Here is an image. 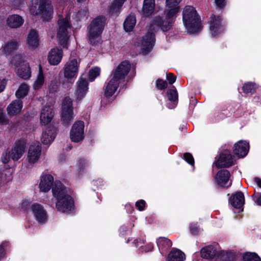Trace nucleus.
Returning <instances> with one entry per match:
<instances>
[{
    "mask_svg": "<svg viewBox=\"0 0 261 261\" xmlns=\"http://www.w3.org/2000/svg\"><path fill=\"white\" fill-rule=\"evenodd\" d=\"M9 246V243L3 242L0 245V260L4 257L6 254V249Z\"/></svg>",
    "mask_w": 261,
    "mask_h": 261,
    "instance_id": "c03bdc74",
    "label": "nucleus"
},
{
    "mask_svg": "<svg viewBox=\"0 0 261 261\" xmlns=\"http://www.w3.org/2000/svg\"><path fill=\"white\" fill-rule=\"evenodd\" d=\"M7 82V81L5 79H0V93L5 89Z\"/></svg>",
    "mask_w": 261,
    "mask_h": 261,
    "instance_id": "5fc2aeb1",
    "label": "nucleus"
},
{
    "mask_svg": "<svg viewBox=\"0 0 261 261\" xmlns=\"http://www.w3.org/2000/svg\"><path fill=\"white\" fill-rule=\"evenodd\" d=\"M100 69L99 67H95L90 70L89 72V79L90 82L93 81L96 77L99 75Z\"/></svg>",
    "mask_w": 261,
    "mask_h": 261,
    "instance_id": "79ce46f5",
    "label": "nucleus"
},
{
    "mask_svg": "<svg viewBox=\"0 0 261 261\" xmlns=\"http://www.w3.org/2000/svg\"><path fill=\"white\" fill-rule=\"evenodd\" d=\"M59 85L56 81H52L49 87V90L51 92H55L59 89Z\"/></svg>",
    "mask_w": 261,
    "mask_h": 261,
    "instance_id": "09e8293b",
    "label": "nucleus"
},
{
    "mask_svg": "<svg viewBox=\"0 0 261 261\" xmlns=\"http://www.w3.org/2000/svg\"><path fill=\"white\" fill-rule=\"evenodd\" d=\"M243 261H261V259L254 252H246L243 256Z\"/></svg>",
    "mask_w": 261,
    "mask_h": 261,
    "instance_id": "ea45409f",
    "label": "nucleus"
},
{
    "mask_svg": "<svg viewBox=\"0 0 261 261\" xmlns=\"http://www.w3.org/2000/svg\"><path fill=\"white\" fill-rule=\"evenodd\" d=\"M217 252V245H208L201 249V257L206 259L212 258Z\"/></svg>",
    "mask_w": 261,
    "mask_h": 261,
    "instance_id": "c756f323",
    "label": "nucleus"
},
{
    "mask_svg": "<svg viewBox=\"0 0 261 261\" xmlns=\"http://www.w3.org/2000/svg\"><path fill=\"white\" fill-rule=\"evenodd\" d=\"M125 0H114L109 7V13L112 15H118Z\"/></svg>",
    "mask_w": 261,
    "mask_h": 261,
    "instance_id": "e433bc0d",
    "label": "nucleus"
},
{
    "mask_svg": "<svg viewBox=\"0 0 261 261\" xmlns=\"http://www.w3.org/2000/svg\"><path fill=\"white\" fill-rule=\"evenodd\" d=\"M10 159H11V158L10 151L6 152L5 153L3 154V156L2 157V161L3 163H8L10 161Z\"/></svg>",
    "mask_w": 261,
    "mask_h": 261,
    "instance_id": "3c124183",
    "label": "nucleus"
},
{
    "mask_svg": "<svg viewBox=\"0 0 261 261\" xmlns=\"http://www.w3.org/2000/svg\"><path fill=\"white\" fill-rule=\"evenodd\" d=\"M30 12L34 15H40L46 21L53 17V7L50 0H32Z\"/></svg>",
    "mask_w": 261,
    "mask_h": 261,
    "instance_id": "0eeeda50",
    "label": "nucleus"
},
{
    "mask_svg": "<svg viewBox=\"0 0 261 261\" xmlns=\"http://www.w3.org/2000/svg\"><path fill=\"white\" fill-rule=\"evenodd\" d=\"M26 146V142L24 140L17 141L10 151L11 158L13 161H17L23 154Z\"/></svg>",
    "mask_w": 261,
    "mask_h": 261,
    "instance_id": "f3484780",
    "label": "nucleus"
},
{
    "mask_svg": "<svg viewBox=\"0 0 261 261\" xmlns=\"http://www.w3.org/2000/svg\"><path fill=\"white\" fill-rule=\"evenodd\" d=\"M95 183L96 184L97 187H99L102 185V184L103 183V181L101 179H98L95 181Z\"/></svg>",
    "mask_w": 261,
    "mask_h": 261,
    "instance_id": "052dcab7",
    "label": "nucleus"
},
{
    "mask_svg": "<svg viewBox=\"0 0 261 261\" xmlns=\"http://www.w3.org/2000/svg\"><path fill=\"white\" fill-rule=\"evenodd\" d=\"M167 79L169 81L170 84H172L175 82L176 77L172 73H169L167 74Z\"/></svg>",
    "mask_w": 261,
    "mask_h": 261,
    "instance_id": "6e6d98bb",
    "label": "nucleus"
},
{
    "mask_svg": "<svg viewBox=\"0 0 261 261\" xmlns=\"http://www.w3.org/2000/svg\"><path fill=\"white\" fill-rule=\"evenodd\" d=\"M229 202L234 207L242 208L245 202L244 194L241 192H237L230 198Z\"/></svg>",
    "mask_w": 261,
    "mask_h": 261,
    "instance_id": "393cba45",
    "label": "nucleus"
},
{
    "mask_svg": "<svg viewBox=\"0 0 261 261\" xmlns=\"http://www.w3.org/2000/svg\"><path fill=\"white\" fill-rule=\"evenodd\" d=\"M136 23V17L134 14L129 15L125 19L123 27L126 32H129L133 31Z\"/></svg>",
    "mask_w": 261,
    "mask_h": 261,
    "instance_id": "72a5a7b5",
    "label": "nucleus"
},
{
    "mask_svg": "<svg viewBox=\"0 0 261 261\" xmlns=\"http://www.w3.org/2000/svg\"><path fill=\"white\" fill-rule=\"evenodd\" d=\"M11 64L15 66L16 73L19 77L25 80L30 79L32 72L28 62L16 57L11 61Z\"/></svg>",
    "mask_w": 261,
    "mask_h": 261,
    "instance_id": "9b49d317",
    "label": "nucleus"
},
{
    "mask_svg": "<svg viewBox=\"0 0 261 261\" xmlns=\"http://www.w3.org/2000/svg\"><path fill=\"white\" fill-rule=\"evenodd\" d=\"M134 244H135L136 247H139L140 245H141L142 244H144V242L142 241V242H141V240L139 241L138 240H136L134 241Z\"/></svg>",
    "mask_w": 261,
    "mask_h": 261,
    "instance_id": "bf43d9fd",
    "label": "nucleus"
},
{
    "mask_svg": "<svg viewBox=\"0 0 261 261\" xmlns=\"http://www.w3.org/2000/svg\"><path fill=\"white\" fill-rule=\"evenodd\" d=\"M230 174L227 170H221L218 172L215 177L216 184L221 187H229L231 185L229 180Z\"/></svg>",
    "mask_w": 261,
    "mask_h": 261,
    "instance_id": "dca6fc26",
    "label": "nucleus"
},
{
    "mask_svg": "<svg viewBox=\"0 0 261 261\" xmlns=\"http://www.w3.org/2000/svg\"><path fill=\"white\" fill-rule=\"evenodd\" d=\"M86 11L84 10H81L76 14V17L77 20H81L83 18V16H86Z\"/></svg>",
    "mask_w": 261,
    "mask_h": 261,
    "instance_id": "4d7b16f0",
    "label": "nucleus"
},
{
    "mask_svg": "<svg viewBox=\"0 0 261 261\" xmlns=\"http://www.w3.org/2000/svg\"><path fill=\"white\" fill-rule=\"evenodd\" d=\"M70 13L65 15H59L58 20V29L57 33V38L58 43L63 48H67L69 44V34L71 25L69 22Z\"/></svg>",
    "mask_w": 261,
    "mask_h": 261,
    "instance_id": "423d86ee",
    "label": "nucleus"
},
{
    "mask_svg": "<svg viewBox=\"0 0 261 261\" xmlns=\"http://www.w3.org/2000/svg\"><path fill=\"white\" fill-rule=\"evenodd\" d=\"M164 17H156L147 27L148 32L139 44L142 54L149 53L153 48L155 41L154 33L159 28L163 32H167L172 28L175 21V13H166L164 11Z\"/></svg>",
    "mask_w": 261,
    "mask_h": 261,
    "instance_id": "f257e3e1",
    "label": "nucleus"
},
{
    "mask_svg": "<svg viewBox=\"0 0 261 261\" xmlns=\"http://www.w3.org/2000/svg\"><path fill=\"white\" fill-rule=\"evenodd\" d=\"M215 3L218 7L221 8L225 7L226 5L225 0H215Z\"/></svg>",
    "mask_w": 261,
    "mask_h": 261,
    "instance_id": "13d9d810",
    "label": "nucleus"
},
{
    "mask_svg": "<svg viewBox=\"0 0 261 261\" xmlns=\"http://www.w3.org/2000/svg\"><path fill=\"white\" fill-rule=\"evenodd\" d=\"M168 102L167 107L170 109L174 108L177 103L178 94L175 89H170L167 92Z\"/></svg>",
    "mask_w": 261,
    "mask_h": 261,
    "instance_id": "cd10ccee",
    "label": "nucleus"
},
{
    "mask_svg": "<svg viewBox=\"0 0 261 261\" xmlns=\"http://www.w3.org/2000/svg\"><path fill=\"white\" fill-rule=\"evenodd\" d=\"M130 69V63L128 61H125L122 62L113 70L111 74L112 77L105 88V95L106 96H111L115 93L120 81L125 77Z\"/></svg>",
    "mask_w": 261,
    "mask_h": 261,
    "instance_id": "7ed1b4c3",
    "label": "nucleus"
},
{
    "mask_svg": "<svg viewBox=\"0 0 261 261\" xmlns=\"http://www.w3.org/2000/svg\"><path fill=\"white\" fill-rule=\"evenodd\" d=\"M210 29L213 37L219 36L224 31V26L222 23L220 16L213 15L211 17L210 21Z\"/></svg>",
    "mask_w": 261,
    "mask_h": 261,
    "instance_id": "2eb2a0df",
    "label": "nucleus"
},
{
    "mask_svg": "<svg viewBox=\"0 0 261 261\" xmlns=\"http://www.w3.org/2000/svg\"><path fill=\"white\" fill-rule=\"evenodd\" d=\"M142 251L147 252L151 251L153 248V245L151 243L147 244L145 246L140 245Z\"/></svg>",
    "mask_w": 261,
    "mask_h": 261,
    "instance_id": "864d4df0",
    "label": "nucleus"
},
{
    "mask_svg": "<svg viewBox=\"0 0 261 261\" xmlns=\"http://www.w3.org/2000/svg\"><path fill=\"white\" fill-rule=\"evenodd\" d=\"M80 62L75 58H70L64 67V76L65 81L72 84L77 76Z\"/></svg>",
    "mask_w": 261,
    "mask_h": 261,
    "instance_id": "6e6552de",
    "label": "nucleus"
},
{
    "mask_svg": "<svg viewBox=\"0 0 261 261\" xmlns=\"http://www.w3.org/2000/svg\"><path fill=\"white\" fill-rule=\"evenodd\" d=\"M182 20L188 33H197L202 30L200 18L192 6H187L185 7L182 12Z\"/></svg>",
    "mask_w": 261,
    "mask_h": 261,
    "instance_id": "20e7f679",
    "label": "nucleus"
},
{
    "mask_svg": "<svg viewBox=\"0 0 261 261\" xmlns=\"http://www.w3.org/2000/svg\"><path fill=\"white\" fill-rule=\"evenodd\" d=\"M71 140L75 143L82 141L84 138V123L82 121H76L70 132Z\"/></svg>",
    "mask_w": 261,
    "mask_h": 261,
    "instance_id": "ddd939ff",
    "label": "nucleus"
},
{
    "mask_svg": "<svg viewBox=\"0 0 261 261\" xmlns=\"http://www.w3.org/2000/svg\"><path fill=\"white\" fill-rule=\"evenodd\" d=\"M44 83V75L41 66H39V72L37 79L33 84V88L35 90L39 89Z\"/></svg>",
    "mask_w": 261,
    "mask_h": 261,
    "instance_id": "f704fd0d",
    "label": "nucleus"
},
{
    "mask_svg": "<svg viewBox=\"0 0 261 261\" xmlns=\"http://www.w3.org/2000/svg\"><path fill=\"white\" fill-rule=\"evenodd\" d=\"M233 164V160L230 153V151L228 150H224L222 152L219 159L216 162V166L219 168L229 167Z\"/></svg>",
    "mask_w": 261,
    "mask_h": 261,
    "instance_id": "6ab92c4d",
    "label": "nucleus"
},
{
    "mask_svg": "<svg viewBox=\"0 0 261 261\" xmlns=\"http://www.w3.org/2000/svg\"><path fill=\"white\" fill-rule=\"evenodd\" d=\"M52 192L54 197L57 200L56 206L58 211L67 214L73 211V200L67 193L66 188L60 181L55 182Z\"/></svg>",
    "mask_w": 261,
    "mask_h": 261,
    "instance_id": "f03ea898",
    "label": "nucleus"
},
{
    "mask_svg": "<svg viewBox=\"0 0 261 261\" xmlns=\"http://www.w3.org/2000/svg\"><path fill=\"white\" fill-rule=\"evenodd\" d=\"M18 46V41L16 39H12L5 44L2 47L3 51L6 54H10L16 49Z\"/></svg>",
    "mask_w": 261,
    "mask_h": 261,
    "instance_id": "4c0bfd02",
    "label": "nucleus"
},
{
    "mask_svg": "<svg viewBox=\"0 0 261 261\" xmlns=\"http://www.w3.org/2000/svg\"><path fill=\"white\" fill-rule=\"evenodd\" d=\"M105 17L99 16L94 19L87 28V35L90 43L96 45L101 43V34L106 24Z\"/></svg>",
    "mask_w": 261,
    "mask_h": 261,
    "instance_id": "39448f33",
    "label": "nucleus"
},
{
    "mask_svg": "<svg viewBox=\"0 0 261 261\" xmlns=\"http://www.w3.org/2000/svg\"><path fill=\"white\" fill-rule=\"evenodd\" d=\"M249 150V143L246 141L241 140L234 144L233 152L239 158L245 157Z\"/></svg>",
    "mask_w": 261,
    "mask_h": 261,
    "instance_id": "4be33fe9",
    "label": "nucleus"
},
{
    "mask_svg": "<svg viewBox=\"0 0 261 261\" xmlns=\"http://www.w3.org/2000/svg\"><path fill=\"white\" fill-rule=\"evenodd\" d=\"M22 18L17 14L10 15L7 19V25L12 28H17L23 23Z\"/></svg>",
    "mask_w": 261,
    "mask_h": 261,
    "instance_id": "bb28decb",
    "label": "nucleus"
},
{
    "mask_svg": "<svg viewBox=\"0 0 261 261\" xmlns=\"http://www.w3.org/2000/svg\"><path fill=\"white\" fill-rule=\"evenodd\" d=\"M127 206H128V205H125V207H127Z\"/></svg>",
    "mask_w": 261,
    "mask_h": 261,
    "instance_id": "e2e57ef3",
    "label": "nucleus"
},
{
    "mask_svg": "<svg viewBox=\"0 0 261 261\" xmlns=\"http://www.w3.org/2000/svg\"><path fill=\"white\" fill-rule=\"evenodd\" d=\"M56 130L52 127H48L43 132L41 138L42 143L49 145L54 140L56 137Z\"/></svg>",
    "mask_w": 261,
    "mask_h": 261,
    "instance_id": "b1692460",
    "label": "nucleus"
},
{
    "mask_svg": "<svg viewBox=\"0 0 261 261\" xmlns=\"http://www.w3.org/2000/svg\"><path fill=\"white\" fill-rule=\"evenodd\" d=\"M56 181L54 184H55ZM54 177L53 176L46 172H43L40 176V181L39 187L40 191L42 192H47L50 190L52 187V189L55 184L53 185Z\"/></svg>",
    "mask_w": 261,
    "mask_h": 261,
    "instance_id": "a211bd4d",
    "label": "nucleus"
},
{
    "mask_svg": "<svg viewBox=\"0 0 261 261\" xmlns=\"http://www.w3.org/2000/svg\"><path fill=\"white\" fill-rule=\"evenodd\" d=\"M25 0H9V3L12 6L17 8L22 5Z\"/></svg>",
    "mask_w": 261,
    "mask_h": 261,
    "instance_id": "8fccbe9b",
    "label": "nucleus"
},
{
    "mask_svg": "<svg viewBox=\"0 0 261 261\" xmlns=\"http://www.w3.org/2000/svg\"><path fill=\"white\" fill-rule=\"evenodd\" d=\"M22 107V101L21 100H14L7 107L8 113L11 115H17L21 112Z\"/></svg>",
    "mask_w": 261,
    "mask_h": 261,
    "instance_id": "a878e982",
    "label": "nucleus"
},
{
    "mask_svg": "<svg viewBox=\"0 0 261 261\" xmlns=\"http://www.w3.org/2000/svg\"><path fill=\"white\" fill-rule=\"evenodd\" d=\"M89 83L86 79L80 77L75 84L74 93L76 102L81 101L86 96L88 91Z\"/></svg>",
    "mask_w": 261,
    "mask_h": 261,
    "instance_id": "f8f14e48",
    "label": "nucleus"
},
{
    "mask_svg": "<svg viewBox=\"0 0 261 261\" xmlns=\"http://www.w3.org/2000/svg\"><path fill=\"white\" fill-rule=\"evenodd\" d=\"M184 158L185 160L190 165L194 166V160L192 155L190 153H185L184 154Z\"/></svg>",
    "mask_w": 261,
    "mask_h": 261,
    "instance_id": "a18cd8bd",
    "label": "nucleus"
},
{
    "mask_svg": "<svg viewBox=\"0 0 261 261\" xmlns=\"http://www.w3.org/2000/svg\"><path fill=\"white\" fill-rule=\"evenodd\" d=\"M190 230L192 234H196L199 231V228L197 226V224L191 223L190 225Z\"/></svg>",
    "mask_w": 261,
    "mask_h": 261,
    "instance_id": "603ef678",
    "label": "nucleus"
},
{
    "mask_svg": "<svg viewBox=\"0 0 261 261\" xmlns=\"http://www.w3.org/2000/svg\"><path fill=\"white\" fill-rule=\"evenodd\" d=\"M30 88L28 84L23 83L20 85L15 93L16 96L18 98H22L28 93Z\"/></svg>",
    "mask_w": 261,
    "mask_h": 261,
    "instance_id": "58836bf2",
    "label": "nucleus"
},
{
    "mask_svg": "<svg viewBox=\"0 0 261 261\" xmlns=\"http://www.w3.org/2000/svg\"><path fill=\"white\" fill-rule=\"evenodd\" d=\"M54 116V107L52 105L45 106L42 109L40 120L41 124L46 125L51 122Z\"/></svg>",
    "mask_w": 261,
    "mask_h": 261,
    "instance_id": "aec40b11",
    "label": "nucleus"
},
{
    "mask_svg": "<svg viewBox=\"0 0 261 261\" xmlns=\"http://www.w3.org/2000/svg\"><path fill=\"white\" fill-rule=\"evenodd\" d=\"M254 181L257 185V187L255 188V194L253 197L256 204L261 205V196H258L261 194V179L258 177H255Z\"/></svg>",
    "mask_w": 261,
    "mask_h": 261,
    "instance_id": "c9c22d12",
    "label": "nucleus"
},
{
    "mask_svg": "<svg viewBox=\"0 0 261 261\" xmlns=\"http://www.w3.org/2000/svg\"><path fill=\"white\" fill-rule=\"evenodd\" d=\"M32 213L35 220L40 224H44L47 221L48 215L43 205L39 203H33L31 206Z\"/></svg>",
    "mask_w": 261,
    "mask_h": 261,
    "instance_id": "4468645a",
    "label": "nucleus"
},
{
    "mask_svg": "<svg viewBox=\"0 0 261 261\" xmlns=\"http://www.w3.org/2000/svg\"><path fill=\"white\" fill-rule=\"evenodd\" d=\"M181 0H166V13H176L178 12L179 4Z\"/></svg>",
    "mask_w": 261,
    "mask_h": 261,
    "instance_id": "7c9ffc66",
    "label": "nucleus"
},
{
    "mask_svg": "<svg viewBox=\"0 0 261 261\" xmlns=\"http://www.w3.org/2000/svg\"><path fill=\"white\" fill-rule=\"evenodd\" d=\"M186 259L185 253L179 249L173 248L168 254L166 261H184Z\"/></svg>",
    "mask_w": 261,
    "mask_h": 261,
    "instance_id": "c85d7f7f",
    "label": "nucleus"
},
{
    "mask_svg": "<svg viewBox=\"0 0 261 261\" xmlns=\"http://www.w3.org/2000/svg\"><path fill=\"white\" fill-rule=\"evenodd\" d=\"M63 56L62 49L58 47L52 48L48 55V61L52 65H58L62 61Z\"/></svg>",
    "mask_w": 261,
    "mask_h": 261,
    "instance_id": "412c9836",
    "label": "nucleus"
},
{
    "mask_svg": "<svg viewBox=\"0 0 261 261\" xmlns=\"http://www.w3.org/2000/svg\"><path fill=\"white\" fill-rule=\"evenodd\" d=\"M72 100L69 96L65 97L61 105V121L65 125H68L74 119Z\"/></svg>",
    "mask_w": 261,
    "mask_h": 261,
    "instance_id": "1a4fd4ad",
    "label": "nucleus"
},
{
    "mask_svg": "<svg viewBox=\"0 0 261 261\" xmlns=\"http://www.w3.org/2000/svg\"><path fill=\"white\" fill-rule=\"evenodd\" d=\"M41 145L39 142H34L31 144L27 153V168H32L38 163L41 155Z\"/></svg>",
    "mask_w": 261,
    "mask_h": 261,
    "instance_id": "9d476101",
    "label": "nucleus"
},
{
    "mask_svg": "<svg viewBox=\"0 0 261 261\" xmlns=\"http://www.w3.org/2000/svg\"><path fill=\"white\" fill-rule=\"evenodd\" d=\"M146 202L144 200H139L136 202V206L138 210L140 211H142L144 210Z\"/></svg>",
    "mask_w": 261,
    "mask_h": 261,
    "instance_id": "49530a36",
    "label": "nucleus"
},
{
    "mask_svg": "<svg viewBox=\"0 0 261 261\" xmlns=\"http://www.w3.org/2000/svg\"><path fill=\"white\" fill-rule=\"evenodd\" d=\"M155 0H144L142 8L143 14L146 16L151 15L154 11Z\"/></svg>",
    "mask_w": 261,
    "mask_h": 261,
    "instance_id": "2f4dec72",
    "label": "nucleus"
},
{
    "mask_svg": "<svg viewBox=\"0 0 261 261\" xmlns=\"http://www.w3.org/2000/svg\"><path fill=\"white\" fill-rule=\"evenodd\" d=\"M39 44L38 34L37 31L31 30L27 38V45L30 49H34Z\"/></svg>",
    "mask_w": 261,
    "mask_h": 261,
    "instance_id": "5701e85b",
    "label": "nucleus"
},
{
    "mask_svg": "<svg viewBox=\"0 0 261 261\" xmlns=\"http://www.w3.org/2000/svg\"><path fill=\"white\" fill-rule=\"evenodd\" d=\"M156 85L158 89L162 90L167 87V83L166 81L159 79L156 81Z\"/></svg>",
    "mask_w": 261,
    "mask_h": 261,
    "instance_id": "de8ad7c7",
    "label": "nucleus"
},
{
    "mask_svg": "<svg viewBox=\"0 0 261 261\" xmlns=\"http://www.w3.org/2000/svg\"><path fill=\"white\" fill-rule=\"evenodd\" d=\"M255 89L256 86L255 84L250 82L245 83L243 87V91L246 93H253Z\"/></svg>",
    "mask_w": 261,
    "mask_h": 261,
    "instance_id": "37998d69",
    "label": "nucleus"
},
{
    "mask_svg": "<svg viewBox=\"0 0 261 261\" xmlns=\"http://www.w3.org/2000/svg\"><path fill=\"white\" fill-rule=\"evenodd\" d=\"M79 3H83L85 2L86 0H76Z\"/></svg>",
    "mask_w": 261,
    "mask_h": 261,
    "instance_id": "680f3d73",
    "label": "nucleus"
},
{
    "mask_svg": "<svg viewBox=\"0 0 261 261\" xmlns=\"http://www.w3.org/2000/svg\"><path fill=\"white\" fill-rule=\"evenodd\" d=\"M156 244L160 252L162 254L164 251L169 249L172 246V242L164 237H160L156 240Z\"/></svg>",
    "mask_w": 261,
    "mask_h": 261,
    "instance_id": "473e14b6",
    "label": "nucleus"
},
{
    "mask_svg": "<svg viewBox=\"0 0 261 261\" xmlns=\"http://www.w3.org/2000/svg\"><path fill=\"white\" fill-rule=\"evenodd\" d=\"M89 166L88 162L84 159H81L78 162V174L79 176L82 175L86 168Z\"/></svg>",
    "mask_w": 261,
    "mask_h": 261,
    "instance_id": "a19ab883",
    "label": "nucleus"
}]
</instances>
